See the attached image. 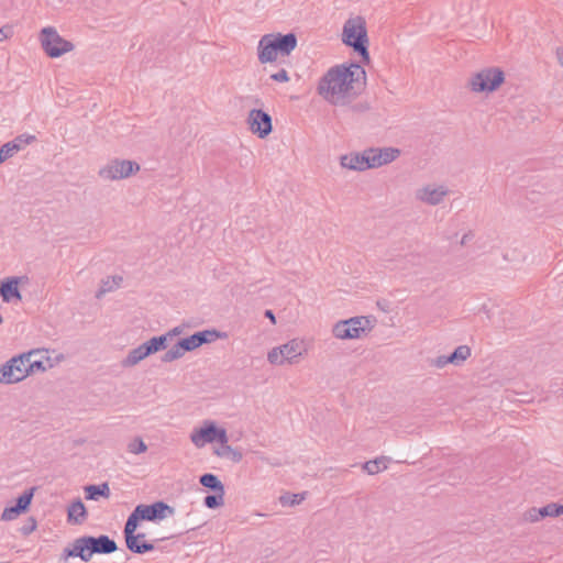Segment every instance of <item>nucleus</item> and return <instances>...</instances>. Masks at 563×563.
<instances>
[{
  "instance_id": "f257e3e1",
  "label": "nucleus",
  "mask_w": 563,
  "mask_h": 563,
  "mask_svg": "<svg viewBox=\"0 0 563 563\" xmlns=\"http://www.w3.org/2000/svg\"><path fill=\"white\" fill-rule=\"evenodd\" d=\"M366 80L364 68L357 63L331 67L319 80L317 91L333 106H343L356 97Z\"/></svg>"
},
{
  "instance_id": "f03ea898",
  "label": "nucleus",
  "mask_w": 563,
  "mask_h": 563,
  "mask_svg": "<svg viewBox=\"0 0 563 563\" xmlns=\"http://www.w3.org/2000/svg\"><path fill=\"white\" fill-rule=\"evenodd\" d=\"M118 550L117 542L107 534L82 536L73 542V548H65L62 558H80L90 561L93 554H111Z\"/></svg>"
},
{
  "instance_id": "7ed1b4c3",
  "label": "nucleus",
  "mask_w": 563,
  "mask_h": 563,
  "mask_svg": "<svg viewBox=\"0 0 563 563\" xmlns=\"http://www.w3.org/2000/svg\"><path fill=\"white\" fill-rule=\"evenodd\" d=\"M297 36L295 33L287 34H265L261 37L257 46L258 60L262 64L273 63L277 56H289L297 47Z\"/></svg>"
},
{
  "instance_id": "20e7f679",
  "label": "nucleus",
  "mask_w": 563,
  "mask_h": 563,
  "mask_svg": "<svg viewBox=\"0 0 563 563\" xmlns=\"http://www.w3.org/2000/svg\"><path fill=\"white\" fill-rule=\"evenodd\" d=\"M342 42L352 47L363 63H369L367 30L362 16L351 18L344 23Z\"/></svg>"
},
{
  "instance_id": "39448f33",
  "label": "nucleus",
  "mask_w": 563,
  "mask_h": 563,
  "mask_svg": "<svg viewBox=\"0 0 563 563\" xmlns=\"http://www.w3.org/2000/svg\"><path fill=\"white\" fill-rule=\"evenodd\" d=\"M375 318L372 316H357L346 320L338 321L333 327V335L342 340L360 339L367 335L375 325Z\"/></svg>"
},
{
  "instance_id": "423d86ee",
  "label": "nucleus",
  "mask_w": 563,
  "mask_h": 563,
  "mask_svg": "<svg viewBox=\"0 0 563 563\" xmlns=\"http://www.w3.org/2000/svg\"><path fill=\"white\" fill-rule=\"evenodd\" d=\"M175 509L166 503L158 500L151 505H137L129 516V528L139 526L141 521H159L168 515H174Z\"/></svg>"
},
{
  "instance_id": "0eeeda50",
  "label": "nucleus",
  "mask_w": 563,
  "mask_h": 563,
  "mask_svg": "<svg viewBox=\"0 0 563 563\" xmlns=\"http://www.w3.org/2000/svg\"><path fill=\"white\" fill-rule=\"evenodd\" d=\"M40 42L44 53L51 58H58L75 49V45L62 37L53 26H46L41 30Z\"/></svg>"
},
{
  "instance_id": "6e6552de",
  "label": "nucleus",
  "mask_w": 563,
  "mask_h": 563,
  "mask_svg": "<svg viewBox=\"0 0 563 563\" xmlns=\"http://www.w3.org/2000/svg\"><path fill=\"white\" fill-rule=\"evenodd\" d=\"M190 440L197 448H203L208 443L229 442V437L227 430L216 421L205 420L199 428L194 429Z\"/></svg>"
},
{
  "instance_id": "1a4fd4ad",
  "label": "nucleus",
  "mask_w": 563,
  "mask_h": 563,
  "mask_svg": "<svg viewBox=\"0 0 563 563\" xmlns=\"http://www.w3.org/2000/svg\"><path fill=\"white\" fill-rule=\"evenodd\" d=\"M505 80V74L500 68L488 67L472 76L471 89L475 92H493L497 90Z\"/></svg>"
},
{
  "instance_id": "9d476101",
  "label": "nucleus",
  "mask_w": 563,
  "mask_h": 563,
  "mask_svg": "<svg viewBox=\"0 0 563 563\" xmlns=\"http://www.w3.org/2000/svg\"><path fill=\"white\" fill-rule=\"evenodd\" d=\"M25 362H27L26 354L21 353L2 364L0 366V383L5 385L16 384L31 375Z\"/></svg>"
},
{
  "instance_id": "9b49d317",
  "label": "nucleus",
  "mask_w": 563,
  "mask_h": 563,
  "mask_svg": "<svg viewBox=\"0 0 563 563\" xmlns=\"http://www.w3.org/2000/svg\"><path fill=\"white\" fill-rule=\"evenodd\" d=\"M303 351L305 347L301 341L290 340L285 344L273 347L267 354V360L272 365L294 364Z\"/></svg>"
},
{
  "instance_id": "f8f14e48",
  "label": "nucleus",
  "mask_w": 563,
  "mask_h": 563,
  "mask_svg": "<svg viewBox=\"0 0 563 563\" xmlns=\"http://www.w3.org/2000/svg\"><path fill=\"white\" fill-rule=\"evenodd\" d=\"M140 170L135 161L114 158L99 169L98 175L107 180H119L128 178Z\"/></svg>"
},
{
  "instance_id": "ddd939ff",
  "label": "nucleus",
  "mask_w": 563,
  "mask_h": 563,
  "mask_svg": "<svg viewBox=\"0 0 563 563\" xmlns=\"http://www.w3.org/2000/svg\"><path fill=\"white\" fill-rule=\"evenodd\" d=\"M137 527L139 526H135L133 528V526H131L129 530V518L126 519L123 528L126 549L134 554H144L153 551L155 549L154 544L145 540V533H136Z\"/></svg>"
},
{
  "instance_id": "4468645a",
  "label": "nucleus",
  "mask_w": 563,
  "mask_h": 563,
  "mask_svg": "<svg viewBox=\"0 0 563 563\" xmlns=\"http://www.w3.org/2000/svg\"><path fill=\"white\" fill-rule=\"evenodd\" d=\"M249 130L257 137L266 139L273 131V119L271 114L262 109L249 111Z\"/></svg>"
},
{
  "instance_id": "2eb2a0df",
  "label": "nucleus",
  "mask_w": 563,
  "mask_h": 563,
  "mask_svg": "<svg viewBox=\"0 0 563 563\" xmlns=\"http://www.w3.org/2000/svg\"><path fill=\"white\" fill-rule=\"evenodd\" d=\"M37 487L32 486L25 489L16 499L13 506H8L1 514V520L10 521L14 520L22 514H26L30 510L34 494Z\"/></svg>"
},
{
  "instance_id": "dca6fc26",
  "label": "nucleus",
  "mask_w": 563,
  "mask_h": 563,
  "mask_svg": "<svg viewBox=\"0 0 563 563\" xmlns=\"http://www.w3.org/2000/svg\"><path fill=\"white\" fill-rule=\"evenodd\" d=\"M372 153L371 148H367L363 151L362 153H351L341 156V166L347 169L352 170H366L369 168H375L374 165H372Z\"/></svg>"
},
{
  "instance_id": "f3484780",
  "label": "nucleus",
  "mask_w": 563,
  "mask_h": 563,
  "mask_svg": "<svg viewBox=\"0 0 563 563\" xmlns=\"http://www.w3.org/2000/svg\"><path fill=\"white\" fill-rule=\"evenodd\" d=\"M26 276H11L0 282V297L3 302H11L14 299L22 300V295L19 286L26 283Z\"/></svg>"
},
{
  "instance_id": "a211bd4d",
  "label": "nucleus",
  "mask_w": 563,
  "mask_h": 563,
  "mask_svg": "<svg viewBox=\"0 0 563 563\" xmlns=\"http://www.w3.org/2000/svg\"><path fill=\"white\" fill-rule=\"evenodd\" d=\"M36 140L35 135L20 134L14 140L7 142L0 147V164L12 157L14 153L21 151L24 145L31 144Z\"/></svg>"
},
{
  "instance_id": "6ab92c4d",
  "label": "nucleus",
  "mask_w": 563,
  "mask_h": 563,
  "mask_svg": "<svg viewBox=\"0 0 563 563\" xmlns=\"http://www.w3.org/2000/svg\"><path fill=\"white\" fill-rule=\"evenodd\" d=\"M43 352L44 350H31L29 352H24L23 354H30L26 355L27 362L26 368L29 369L30 374L35 373H43L47 369V366H45V362L48 363V367H52L51 358L48 356H44Z\"/></svg>"
},
{
  "instance_id": "aec40b11",
  "label": "nucleus",
  "mask_w": 563,
  "mask_h": 563,
  "mask_svg": "<svg viewBox=\"0 0 563 563\" xmlns=\"http://www.w3.org/2000/svg\"><path fill=\"white\" fill-rule=\"evenodd\" d=\"M371 151L374 152L372 153L371 159L375 168L391 163L400 155V150L396 147H371Z\"/></svg>"
},
{
  "instance_id": "412c9836",
  "label": "nucleus",
  "mask_w": 563,
  "mask_h": 563,
  "mask_svg": "<svg viewBox=\"0 0 563 563\" xmlns=\"http://www.w3.org/2000/svg\"><path fill=\"white\" fill-rule=\"evenodd\" d=\"M87 518L88 511L82 500L79 497L74 499L67 507V521L71 525H82Z\"/></svg>"
},
{
  "instance_id": "4be33fe9",
  "label": "nucleus",
  "mask_w": 563,
  "mask_h": 563,
  "mask_svg": "<svg viewBox=\"0 0 563 563\" xmlns=\"http://www.w3.org/2000/svg\"><path fill=\"white\" fill-rule=\"evenodd\" d=\"M448 190L443 187L432 188L427 186L418 191L417 198L430 206H437L443 200Z\"/></svg>"
},
{
  "instance_id": "5701e85b",
  "label": "nucleus",
  "mask_w": 563,
  "mask_h": 563,
  "mask_svg": "<svg viewBox=\"0 0 563 563\" xmlns=\"http://www.w3.org/2000/svg\"><path fill=\"white\" fill-rule=\"evenodd\" d=\"M85 498L88 500H98L100 497L109 498L110 487L107 482L95 485L90 484L84 487Z\"/></svg>"
},
{
  "instance_id": "b1692460",
  "label": "nucleus",
  "mask_w": 563,
  "mask_h": 563,
  "mask_svg": "<svg viewBox=\"0 0 563 563\" xmlns=\"http://www.w3.org/2000/svg\"><path fill=\"white\" fill-rule=\"evenodd\" d=\"M213 453L219 457L228 459L232 462H240L243 459V453L230 446L228 442H219V445L214 448Z\"/></svg>"
},
{
  "instance_id": "393cba45",
  "label": "nucleus",
  "mask_w": 563,
  "mask_h": 563,
  "mask_svg": "<svg viewBox=\"0 0 563 563\" xmlns=\"http://www.w3.org/2000/svg\"><path fill=\"white\" fill-rule=\"evenodd\" d=\"M146 356L167 349L166 335L153 336L141 344Z\"/></svg>"
},
{
  "instance_id": "a878e982",
  "label": "nucleus",
  "mask_w": 563,
  "mask_h": 563,
  "mask_svg": "<svg viewBox=\"0 0 563 563\" xmlns=\"http://www.w3.org/2000/svg\"><path fill=\"white\" fill-rule=\"evenodd\" d=\"M194 335L198 342L199 347L203 344L214 342L218 339L227 338V333L220 332L216 329L198 331L195 332Z\"/></svg>"
},
{
  "instance_id": "bb28decb",
  "label": "nucleus",
  "mask_w": 563,
  "mask_h": 563,
  "mask_svg": "<svg viewBox=\"0 0 563 563\" xmlns=\"http://www.w3.org/2000/svg\"><path fill=\"white\" fill-rule=\"evenodd\" d=\"M199 483L211 490L212 493L224 490V485L219 479V477L212 473H206L200 476Z\"/></svg>"
},
{
  "instance_id": "cd10ccee",
  "label": "nucleus",
  "mask_w": 563,
  "mask_h": 563,
  "mask_svg": "<svg viewBox=\"0 0 563 563\" xmlns=\"http://www.w3.org/2000/svg\"><path fill=\"white\" fill-rule=\"evenodd\" d=\"M146 357L147 356L145 355L142 345H139L137 347L132 349L129 352L126 357L121 362V365L123 367H132V366H135L136 364H139L141 361H143Z\"/></svg>"
},
{
  "instance_id": "c85d7f7f",
  "label": "nucleus",
  "mask_w": 563,
  "mask_h": 563,
  "mask_svg": "<svg viewBox=\"0 0 563 563\" xmlns=\"http://www.w3.org/2000/svg\"><path fill=\"white\" fill-rule=\"evenodd\" d=\"M471 356V347L459 345L450 355L451 364L459 366Z\"/></svg>"
},
{
  "instance_id": "c756f323",
  "label": "nucleus",
  "mask_w": 563,
  "mask_h": 563,
  "mask_svg": "<svg viewBox=\"0 0 563 563\" xmlns=\"http://www.w3.org/2000/svg\"><path fill=\"white\" fill-rule=\"evenodd\" d=\"M387 468V459L385 456L367 461L363 464V470L369 475H375Z\"/></svg>"
},
{
  "instance_id": "7c9ffc66",
  "label": "nucleus",
  "mask_w": 563,
  "mask_h": 563,
  "mask_svg": "<svg viewBox=\"0 0 563 563\" xmlns=\"http://www.w3.org/2000/svg\"><path fill=\"white\" fill-rule=\"evenodd\" d=\"M307 493L290 494L286 493L279 497V503L283 507H292L299 505L305 500Z\"/></svg>"
},
{
  "instance_id": "2f4dec72",
  "label": "nucleus",
  "mask_w": 563,
  "mask_h": 563,
  "mask_svg": "<svg viewBox=\"0 0 563 563\" xmlns=\"http://www.w3.org/2000/svg\"><path fill=\"white\" fill-rule=\"evenodd\" d=\"M184 354L185 352L183 351V346L179 341H177V343H175L167 352L164 353L162 356V362L170 363L183 357Z\"/></svg>"
},
{
  "instance_id": "473e14b6",
  "label": "nucleus",
  "mask_w": 563,
  "mask_h": 563,
  "mask_svg": "<svg viewBox=\"0 0 563 563\" xmlns=\"http://www.w3.org/2000/svg\"><path fill=\"white\" fill-rule=\"evenodd\" d=\"M224 490L209 494L205 497L203 504L210 509H217L223 505Z\"/></svg>"
},
{
  "instance_id": "72a5a7b5",
  "label": "nucleus",
  "mask_w": 563,
  "mask_h": 563,
  "mask_svg": "<svg viewBox=\"0 0 563 563\" xmlns=\"http://www.w3.org/2000/svg\"><path fill=\"white\" fill-rule=\"evenodd\" d=\"M538 512L541 518L561 516L559 504L556 503H550L543 507L538 508Z\"/></svg>"
},
{
  "instance_id": "f704fd0d",
  "label": "nucleus",
  "mask_w": 563,
  "mask_h": 563,
  "mask_svg": "<svg viewBox=\"0 0 563 563\" xmlns=\"http://www.w3.org/2000/svg\"><path fill=\"white\" fill-rule=\"evenodd\" d=\"M128 450L130 453L141 454L146 452L147 445L145 444L142 438L136 437L129 443Z\"/></svg>"
},
{
  "instance_id": "c9c22d12",
  "label": "nucleus",
  "mask_w": 563,
  "mask_h": 563,
  "mask_svg": "<svg viewBox=\"0 0 563 563\" xmlns=\"http://www.w3.org/2000/svg\"><path fill=\"white\" fill-rule=\"evenodd\" d=\"M179 343L181 344L183 346V351L186 353V352H191L196 349H198V342L195 338L194 334L187 336V338H183L179 340Z\"/></svg>"
},
{
  "instance_id": "e433bc0d",
  "label": "nucleus",
  "mask_w": 563,
  "mask_h": 563,
  "mask_svg": "<svg viewBox=\"0 0 563 563\" xmlns=\"http://www.w3.org/2000/svg\"><path fill=\"white\" fill-rule=\"evenodd\" d=\"M37 527V521L34 517H29L25 525L20 528V531L23 536L31 534Z\"/></svg>"
},
{
  "instance_id": "4c0bfd02",
  "label": "nucleus",
  "mask_w": 563,
  "mask_h": 563,
  "mask_svg": "<svg viewBox=\"0 0 563 563\" xmlns=\"http://www.w3.org/2000/svg\"><path fill=\"white\" fill-rule=\"evenodd\" d=\"M430 364L432 366H435L437 368H443L445 365L451 364L449 355H440L433 360L430 361Z\"/></svg>"
},
{
  "instance_id": "58836bf2",
  "label": "nucleus",
  "mask_w": 563,
  "mask_h": 563,
  "mask_svg": "<svg viewBox=\"0 0 563 563\" xmlns=\"http://www.w3.org/2000/svg\"><path fill=\"white\" fill-rule=\"evenodd\" d=\"M271 79L277 82H287L290 78L287 70L282 68L277 73L272 74Z\"/></svg>"
},
{
  "instance_id": "ea45409f",
  "label": "nucleus",
  "mask_w": 563,
  "mask_h": 563,
  "mask_svg": "<svg viewBox=\"0 0 563 563\" xmlns=\"http://www.w3.org/2000/svg\"><path fill=\"white\" fill-rule=\"evenodd\" d=\"M523 518L526 521H529V522H536V521H539L540 519H542L541 516H539L538 508H536V507L528 509L525 512Z\"/></svg>"
},
{
  "instance_id": "a19ab883",
  "label": "nucleus",
  "mask_w": 563,
  "mask_h": 563,
  "mask_svg": "<svg viewBox=\"0 0 563 563\" xmlns=\"http://www.w3.org/2000/svg\"><path fill=\"white\" fill-rule=\"evenodd\" d=\"M110 290H112V286L110 285V280L109 279L102 280V286L97 291L96 297L97 298H101V296H103L107 291H110Z\"/></svg>"
},
{
  "instance_id": "79ce46f5",
  "label": "nucleus",
  "mask_w": 563,
  "mask_h": 563,
  "mask_svg": "<svg viewBox=\"0 0 563 563\" xmlns=\"http://www.w3.org/2000/svg\"><path fill=\"white\" fill-rule=\"evenodd\" d=\"M181 332H183V328L181 327H175L174 329H172L167 333H165L164 335H166V344L168 345L169 339H172L173 336L181 334Z\"/></svg>"
},
{
  "instance_id": "37998d69",
  "label": "nucleus",
  "mask_w": 563,
  "mask_h": 563,
  "mask_svg": "<svg viewBox=\"0 0 563 563\" xmlns=\"http://www.w3.org/2000/svg\"><path fill=\"white\" fill-rule=\"evenodd\" d=\"M12 34V27L11 26H3L0 29V41H3L8 37H10Z\"/></svg>"
},
{
  "instance_id": "c03bdc74",
  "label": "nucleus",
  "mask_w": 563,
  "mask_h": 563,
  "mask_svg": "<svg viewBox=\"0 0 563 563\" xmlns=\"http://www.w3.org/2000/svg\"><path fill=\"white\" fill-rule=\"evenodd\" d=\"M473 238H474L473 232H472V231H468L467 233H465V234L462 236L460 244H461V245H465V244H467V242H468V241H471Z\"/></svg>"
},
{
  "instance_id": "a18cd8bd",
  "label": "nucleus",
  "mask_w": 563,
  "mask_h": 563,
  "mask_svg": "<svg viewBox=\"0 0 563 563\" xmlns=\"http://www.w3.org/2000/svg\"><path fill=\"white\" fill-rule=\"evenodd\" d=\"M264 515H262V514L254 512L251 516H249V522H251L252 525H257V521L255 519H258V518H261Z\"/></svg>"
},
{
  "instance_id": "49530a36",
  "label": "nucleus",
  "mask_w": 563,
  "mask_h": 563,
  "mask_svg": "<svg viewBox=\"0 0 563 563\" xmlns=\"http://www.w3.org/2000/svg\"><path fill=\"white\" fill-rule=\"evenodd\" d=\"M264 316L266 318H268L272 321V323H276V319H275V314H274L273 310H269V309L265 310Z\"/></svg>"
},
{
  "instance_id": "de8ad7c7",
  "label": "nucleus",
  "mask_w": 563,
  "mask_h": 563,
  "mask_svg": "<svg viewBox=\"0 0 563 563\" xmlns=\"http://www.w3.org/2000/svg\"><path fill=\"white\" fill-rule=\"evenodd\" d=\"M556 57L560 65L563 67V46L556 49Z\"/></svg>"
},
{
  "instance_id": "09e8293b",
  "label": "nucleus",
  "mask_w": 563,
  "mask_h": 563,
  "mask_svg": "<svg viewBox=\"0 0 563 563\" xmlns=\"http://www.w3.org/2000/svg\"><path fill=\"white\" fill-rule=\"evenodd\" d=\"M85 442H86V439H82V438L76 439L73 441L75 446L82 445Z\"/></svg>"
},
{
  "instance_id": "8fccbe9b",
  "label": "nucleus",
  "mask_w": 563,
  "mask_h": 563,
  "mask_svg": "<svg viewBox=\"0 0 563 563\" xmlns=\"http://www.w3.org/2000/svg\"><path fill=\"white\" fill-rule=\"evenodd\" d=\"M560 514L563 515V504H559Z\"/></svg>"
},
{
  "instance_id": "3c124183",
  "label": "nucleus",
  "mask_w": 563,
  "mask_h": 563,
  "mask_svg": "<svg viewBox=\"0 0 563 563\" xmlns=\"http://www.w3.org/2000/svg\"><path fill=\"white\" fill-rule=\"evenodd\" d=\"M266 552H267V553H266V556H269V555L273 553V551H272V550H269V549H266Z\"/></svg>"
},
{
  "instance_id": "603ef678",
  "label": "nucleus",
  "mask_w": 563,
  "mask_h": 563,
  "mask_svg": "<svg viewBox=\"0 0 563 563\" xmlns=\"http://www.w3.org/2000/svg\"><path fill=\"white\" fill-rule=\"evenodd\" d=\"M117 280V277H113V282ZM118 282H122V277H118Z\"/></svg>"
}]
</instances>
